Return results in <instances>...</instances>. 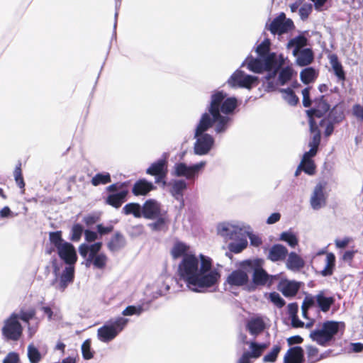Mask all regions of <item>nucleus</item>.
I'll use <instances>...</instances> for the list:
<instances>
[{
	"label": "nucleus",
	"mask_w": 363,
	"mask_h": 363,
	"mask_svg": "<svg viewBox=\"0 0 363 363\" xmlns=\"http://www.w3.org/2000/svg\"><path fill=\"white\" fill-rule=\"evenodd\" d=\"M143 217L146 219L154 220L163 213L160 203L154 199L147 200L142 206Z\"/></svg>",
	"instance_id": "obj_16"
},
{
	"label": "nucleus",
	"mask_w": 363,
	"mask_h": 363,
	"mask_svg": "<svg viewBox=\"0 0 363 363\" xmlns=\"http://www.w3.org/2000/svg\"><path fill=\"white\" fill-rule=\"evenodd\" d=\"M229 243L228 249L230 252L234 253H240L247 246V240L246 239V234L238 238L237 240Z\"/></svg>",
	"instance_id": "obj_34"
},
{
	"label": "nucleus",
	"mask_w": 363,
	"mask_h": 363,
	"mask_svg": "<svg viewBox=\"0 0 363 363\" xmlns=\"http://www.w3.org/2000/svg\"><path fill=\"white\" fill-rule=\"evenodd\" d=\"M164 172H167V162L165 159L158 160L146 169V174L152 176L164 174Z\"/></svg>",
	"instance_id": "obj_29"
},
{
	"label": "nucleus",
	"mask_w": 363,
	"mask_h": 363,
	"mask_svg": "<svg viewBox=\"0 0 363 363\" xmlns=\"http://www.w3.org/2000/svg\"><path fill=\"white\" fill-rule=\"evenodd\" d=\"M21 167V163H19L16 167L14 172H13V176H14L15 181H16L18 186L20 187L21 189H22L25 186V183H24L23 178L22 176Z\"/></svg>",
	"instance_id": "obj_53"
},
{
	"label": "nucleus",
	"mask_w": 363,
	"mask_h": 363,
	"mask_svg": "<svg viewBox=\"0 0 363 363\" xmlns=\"http://www.w3.org/2000/svg\"><path fill=\"white\" fill-rule=\"evenodd\" d=\"M344 118L343 112L336 106L330 113V118L335 123L340 122Z\"/></svg>",
	"instance_id": "obj_54"
},
{
	"label": "nucleus",
	"mask_w": 363,
	"mask_h": 363,
	"mask_svg": "<svg viewBox=\"0 0 363 363\" xmlns=\"http://www.w3.org/2000/svg\"><path fill=\"white\" fill-rule=\"evenodd\" d=\"M315 296H312L311 295L306 296L305 298L303 299V301L302 303L301 308H306L308 310L311 306H313L315 304Z\"/></svg>",
	"instance_id": "obj_60"
},
{
	"label": "nucleus",
	"mask_w": 363,
	"mask_h": 363,
	"mask_svg": "<svg viewBox=\"0 0 363 363\" xmlns=\"http://www.w3.org/2000/svg\"><path fill=\"white\" fill-rule=\"evenodd\" d=\"M278 77V84L279 85H284L289 81L291 79V77L294 73V71L291 66L287 65L285 67L278 69L279 70Z\"/></svg>",
	"instance_id": "obj_37"
},
{
	"label": "nucleus",
	"mask_w": 363,
	"mask_h": 363,
	"mask_svg": "<svg viewBox=\"0 0 363 363\" xmlns=\"http://www.w3.org/2000/svg\"><path fill=\"white\" fill-rule=\"evenodd\" d=\"M286 58L282 55H277L276 53H272L269 56L264 58L258 57L257 58L248 57L242 63V66L247 65V69L255 73H260L264 70L272 71L266 76L268 81L267 87L274 88L270 79L274 78L277 74L278 69L286 65Z\"/></svg>",
	"instance_id": "obj_3"
},
{
	"label": "nucleus",
	"mask_w": 363,
	"mask_h": 363,
	"mask_svg": "<svg viewBox=\"0 0 363 363\" xmlns=\"http://www.w3.org/2000/svg\"><path fill=\"white\" fill-rule=\"evenodd\" d=\"M345 325L343 322L327 320L310 333V337L321 346L328 345L339 333L342 335Z\"/></svg>",
	"instance_id": "obj_4"
},
{
	"label": "nucleus",
	"mask_w": 363,
	"mask_h": 363,
	"mask_svg": "<svg viewBox=\"0 0 363 363\" xmlns=\"http://www.w3.org/2000/svg\"><path fill=\"white\" fill-rule=\"evenodd\" d=\"M303 350L301 347L291 348L284 357V363H302Z\"/></svg>",
	"instance_id": "obj_26"
},
{
	"label": "nucleus",
	"mask_w": 363,
	"mask_h": 363,
	"mask_svg": "<svg viewBox=\"0 0 363 363\" xmlns=\"http://www.w3.org/2000/svg\"><path fill=\"white\" fill-rule=\"evenodd\" d=\"M142 206L138 203H129L125 204L122 213L126 216L133 215L135 218H139L143 216Z\"/></svg>",
	"instance_id": "obj_35"
},
{
	"label": "nucleus",
	"mask_w": 363,
	"mask_h": 363,
	"mask_svg": "<svg viewBox=\"0 0 363 363\" xmlns=\"http://www.w3.org/2000/svg\"><path fill=\"white\" fill-rule=\"evenodd\" d=\"M55 279L51 282V285L60 291H64L68 285L73 282L74 277V267L67 266L62 272L60 274L57 267L54 269Z\"/></svg>",
	"instance_id": "obj_10"
},
{
	"label": "nucleus",
	"mask_w": 363,
	"mask_h": 363,
	"mask_svg": "<svg viewBox=\"0 0 363 363\" xmlns=\"http://www.w3.org/2000/svg\"><path fill=\"white\" fill-rule=\"evenodd\" d=\"M312 10V6L311 4H304L299 9V15L301 18L304 20L306 19Z\"/></svg>",
	"instance_id": "obj_59"
},
{
	"label": "nucleus",
	"mask_w": 363,
	"mask_h": 363,
	"mask_svg": "<svg viewBox=\"0 0 363 363\" xmlns=\"http://www.w3.org/2000/svg\"><path fill=\"white\" fill-rule=\"evenodd\" d=\"M293 26V21L286 18L284 13H281L269 25H267V29L274 35L286 33L291 30Z\"/></svg>",
	"instance_id": "obj_12"
},
{
	"label": "nucleus",
	"mask_w": 363,
	"mask_h": 363,
	"mask_svg": "<svg viewBox=\"0 0 363 363\" xmlns=\"http://www.w3.org/2000/svg\"><path fill=\"white\" fill-rule=\"evenodd\" d=\"M317 108L306 111L307 115L309 117V125L311 131H314L317 129V124L313 118V116L320 118L325 114L329 109L330 105L328 104L326 100L324 99V96H322L317 102Z\"/></svg>",
	"instance_id": "obj_15"
},
{
	"label": "nucleus",
	"mask_w": 363,
	"mask_h": 363,
	"mask_svg": "<svg viewBox=\"0 0 363 363\" xmlns=\"http://www.w3.org/2000/svg\"><path fill=\"white\" fill-rule=\"evenodd\" d=\"M287 308H288V313H289L290 318L297 315L298 306L296 303H289L287 306Z\"/></svg>",
	"instance_id": "obj_62"
},
{
	"label": "nucleus",
	"mask_w": 363,
	"mask_h": 363,
	"mask_svg": "<svg viewBox=\"0 0 363 363\" xmlns=\"http://www.w3.org/2000/svg\"><path fill=\"white\" fill-rule=\"evenodd\" d=\"M306 350L308 359L310 363L316 362L324 357L322 354L319 356L318 350L315 347L308 346Z\"/></svg>",
	"instance_id": "obj_47"
},
{
	"label": "nucleus",
	"mask_w": 363,
	"mask_h": 363,
	"mask_svg": "<svg viewBox=\"0 0 363 363\" xmlns=\"http://www.w3.org/2000/svg\"><path fill=\"white\" fill-rule=\"evenodd\" d=\"M325 189V185L324 184L318 183L311 193L310 205L315 211L320 210L326 206L328 195Z\"/></svg>",
	"instance_id": "obj_13"
},
{
	"label": "nucleus",
	"mask_w": 363,
	"mask_h": 363,
	"mask_svg": "<svg viewBox=\"0 0 363 363\" xmlns=\"http://www.w3.org/2000/svg\"><path fill=\"white\" fill-rule=\"evenodd\" d=\"M247 230V233H246V238H249L250 240V243L252 246L254 247H258L261 244H262V240L261 238L256 235H254L250 230V227H247L246 228Z\"/></svg>",
	"instance_id": "obj_56"
},
{
	"label": "nucleus",
	"mask_w": 363,
	"mask_h": 363,
	"mask_svg": "<svg viewBox=\"0 0 363 363\" xmlns=\"http://www.w3.org/2000/svg\"><path fill=\"white\" fill-rule=\"evenodd\" d=\"M258 78L245 74L240 69L236 70L228 79V84L232 88H245L250 89L257 82Z\"/></svg>",
	"instance_id": "obj_11"
},
{
	"label": "nucleus",
	"mask_w": 363,
	"mask_h": 363,
	"mask_svg": "<svg viewBox=\"0 0 363 363\" xmlns=\"http://www.w3.org/2000/svg\"><path fill=\"white\" fill-rule=\"evenodd\" d=\"M101 242H96L91 245L83 243L79 247V252L84 259L90 257L94 255L100 254L99 251L101 248Z\"/></svg>",
	"instance_id": "obj_24"
},
{
	"label": "nucleus",
	"mask_w": 363,
	"mask_h": 363,
	"mask_svg": "<svg viewBox=\"0 0 363 363\" xmlns=\"http://www.w3.org/2000/svg\"><path fill=\"white\" fill-rule=\"evenodd\" d=\"M312 133H315L311 140L309 143L310 147H313L318 149L320 142V134L318 131V128L314 131H311Z\"/></svg>",
	"instance_id": "obj_58"
},
{
	"label": "nucleus",
	"mask_w": 363,
	"mask_h": 363,
	"mask_svg": "<svg viewBox=\"0 0 363 363\" xmlns=\"http://www.w3.org/2000/svg\"><path fill=\"white\" fill-rule=\"evenodd\" d=\"M283 99L291 106H295L298 102V98L296 96L294 91L290 89H281Z\"/></svg>",
	"instance_id": "obj_43"
},
{
	"label": "nucleus",
	"mask_w": 363,
	"mask_h": 363,
	"mask_svg": "<svg viewBox=\"0 0 363 363\" xmlns=\"http://www.w3.org/2000/svg\"><path fill=\"white\" fill-rule=\"evenodd\" d=\"M83 232L84 228L81 224H74L71 230L70 240L74 242L79 241L81 239Z\"/></svg>",
	"instance_id": "obj_49"
},
{
	"label": "nucleus",
	"mask_w": 363,
	"mask_h": 363,
	"mask_svg": "<svg viewBox=\"0 0 363 363\" xmlns=\"http://www.w3.org/2000/svg\"><path fill=\"white\" fill-rule=\"evenodd\" d=\"M125 245L124 238L120 233H116L108 244L111 251H117Z\"/></svg>",
	"instance_id": "obj_41"
},
{
	"label": "nucleus",
	"mask_w": 363,
	"mask_h": 363,
	"mask_svg": "<svg viewBox=\"0 0 363 363\" xmlns=\"http://www.w3.org/2000/svg\"><path fill=\"white\" fill-rule=\"evenodd\" d=\"M288 255L287 248L281 244L273 245L269 250L267 259L273 262L284 261Z\"/></svg>",
	"instance_id": "obj_18"
},
{
	"label": "nucleus",
	"mask_w": 363,
	"mask_h": 363,
	"mask_svg": "<svg viewBox=\"0 0 363 363\" xmlns=\"http://www.w3.org/2000/svg\"><path fill=\"white\" fill-rule=\"evenodd\" d=\"M307 38L303 35H298L292 38L288 43V48H293L292 53L294 55L298 54V51L303 49V48L307 45Z\"/></svg>",
	"instance_id": "obj_33"
},
{
	"label": "nucleus",
	"mask_w": 363,
	"mask_h": 363,
	"mask_svg": "<svg viewBox=\"0 0 363 363\" xmlns=\"http://www.w3.org/2000/svg\"><path fill=\"white\" fill-rule=\"evenodd\" d=\"M299 167H302V170L309 175H313L315 173V165L313 160H301Z\"/></svg>",
	"instance_id": "obj_48"
},
{
	"label": "nucleus",
	"mask_w": 363,
	"mask_h": 363,
	"mask_svg": "<svg viewBox=\"0 0 363 363\" xmlns=\"http://www.w3.org/2000/svg\"><path fill=\"white\" fill-rule=\"evenodd\" d=\"M84 259L85 264L87 267L92 264L95 268L100 269L106 267L108 260L107 256L104 253H100Z\"/></svg>",
	"instance_id": "obj_28"
},
{
	"label": "nucleus",
	"mask_w": 363,
	"mask_h": 363,
	"mask_svg": "<svg viewBox=\"0 0 363 363\" xmlns=\"http://www.w3.org/2000/svg\"><path fill=\"white\" fill-rule=\"evenodd\" d=\"M18 320H21L26 324L30 323V320L33 319L35 316V311L33 308L28 310H21L19 313H16Z\"/></svg>",
	"instance_id": "obj_46"
},
{
	"label": "nucleus",
	"mask_w": 363,
	"mask_h": 363,
	"mask_svg": "<svg viewBox=\"0 0 363 363\" xmlns=\"http://www.w3.org/2000/svg\"><path fill=\"white\" fill-rule=\"evenodd\" d=\"M270 301L279 308L284 306L285 301L281 296L277 292H272L269 294Z\"/></svg>",
	"instance_id": "obj_55"
},
{
	"label": "nucleus",
	"mask_w": 363,
	"mask_h": 363,
	"mask_svg": "<svg viewBox=\"0 0 363 363\" xmlns=\"http://www.w3.org/2000/svg\"><path fill=\"white\" fill-rule=\"evenodd\" d=\"M111 175L109 173H98L91 179L92 185L96 186L100 184H106L111 182Z\"/></svg>",
	"instance_id": "obj_45"
},
{
	"label": "nucleus",
	"mask_w": 363,
	"mask_h": 363,
	"mask_svg": "<svg viewBox=\"0 0 363 363\" xmlns=\"http://www.w3.org/2000/svg\"><path fill=\"white\" fill-rule=\"evenodd\" d=\"M238 106V100L235 97H227V94L223 91H215L211 96L208 106V113L201 115L196 128L194 145V153L197 155H207L214 145V138L212 135L205 133L215 124V132L218 134L227 130L233 113Z\"/></svg>",
	"instance_id": "obj_2"
},
{
	"label": "nucleus",
	"mask_w": 363,
	"mask_h": 363,
	"mask_svg": "<svg viewBox=\"0 0 363 363\" xmlns=\"http://www.w3.org/2000/svg\"><path fill=\"white\" fill-rule=\"evenodd\" d=\"M127 194L128 191L126 190H123L118 193L110 194L106 198V203L116 208H118L125 201Z\"/></svg>",
	"instance_id": "obj_31"
},
{
	"label": "nucleus",
	"mask_w": 363,
	"mask_h": 363,
	"mask_svg": "<svg viewBox=\"0 0 363 363\" xmlns=\"http://www.w3.org/2000/svg\"><path fill=\"white\" fill-rule=\"evenodd\" d=\"M155 189L156 187L153 183L145 179H141L133 184L132 192L135 196H145Z\"/></svg>",
	"instance_id": "obj_20"
},
{
	"label": "nucleus",
	"mask_w": 363,
	"mask_h": 363,
	"mask_svg": "<svg viewBox=\"0 0 363 363\" xmlns=\"http://www.w3.org/2000/svg\"><path fill=\"white\" fill-rule=\"evenodd\" d=\"M51 243L55 246L60 258L67 266H74L77 260V255L72 244L62 238V232H51L49 235Z\"/></svg>",
	"instance_id": "obj_5"
},
{
	"label": "nucleus",
	"mask_w": 363,
	"mask_h": 363,
	"mask_svg": "<svg viewBox=\"0 0 363 363\" xmlns=\"http://www.w3.org/2000/svg\"><path fill=\"white\" fill-rule=\"evenodd\" d=\"M329 60L335 75L338 77L339 79L344 81L345 79V72L337 55L335 54L330 55L329 56Z\"/></svg>",
	"instance_id": "obj_36"
},
{
	"label": "nucleus",
	"mask_w": 363,
	"mask_h": 363,
	"mask_svg": "<svg viewBox=\"0 0 363 363\" xmlns=\"http://www.w3.org/2000/svg\"><path fill=\"white\" fill-rule=\"evenodd\" d=\"M318 74L313 67H307L300 73V78L303 83L308 84L313 82L317 77Z\"/></svg>",
	"instance_id": "obj_39"
},
{
	"label": "nucleus",
	"mask_w": 363,
	"mask_h": 363,
	"mask_svg": "<svg viewBox=\"0 0 363 363\" xmlns=\"http://www.w3.org/2000/svg\"><path fill=\"white\" fill-rule=\"evenodd\" d=\"M218 235L225 240H237L247 233L246 227L235 222H224L217 227Z\"/></svg>",
	"instance_id": "obj_9"
},
{
	"label": "nucleus",
	"mask_w": 363,
	"mask_h": 363,
	"mask_svg": "<svg viewBox=\"0 0 363 363\" xmlns=\"http://www.w3.org/2000/svg\"><path fill=\"white\" fill-rule=\"evenodd\" d=\"M129 320L121 316L111 318L97 330V337L102 342H109L126 327Z\"/></svg>",
	"instance_id": "obj_6"
},
{
	"label": "nucleus",
	"mask_w": 363,
	"mask_h": 363,
	"mask_svg": "<svg viewBox=\"0 0 363 363\" xmlns=\"http://www.w3.org/2000/svg\"><path fill=\"white\" fill-rule=\"evenodd\" d=\"M99 218L96 215H89L83 218V221L86 225L89 226L96 223L99 220Z\"/></svg>",
	"instance_id": "obj_63"
},
{
	"label": "nucleus",
	"mask_w": 363,
	"mask_h": 363,
	"mask_svg": "<svg viewBox=\"0 0 363 363\" xmlns=\"http://www.w3.org/2000/svg\"><path fill=\"white\" fill-rule=\"evenodd\" d=\"M270 44V40L269 39H265L257 47L256 52L257 53L258 57L264 58L272 53L269 52Z\"/></svg>",
	"instance_id": "obj_44"
},
{
	"label": "nucleus",
	"mask_w": 363,
	"mask_h": 363,
	"mask_svg": "<svg viewBox=\"0 0 363 363\" xmlns=\"http://www.w3.org/2000/svg\"><path fill=\"white\" fill-rule=\"evenodd\" d=\"M155 222L150 223L147 226L153 231H164L167 229V223L168 221L167 213L163 211L158 217L155 218Z\"/></svg>",
	"instance_id": "obj_32"
},
{
	"label": "nucleus",
	"mask_w": 363,
	"mask_h": 363,
	"mask_svg": "<svg viewBox=\"0 0 363 363\" xmlns=\"http://www.w3.org/2000/svg\"><path fill=\"white\" fill-rule=\"evenodd\" d=\"M23 327L18 320L16 313H12L4 320L1 328L3 338L6 341H18L23 335Z\"/></svg>",
	"instance_id": "obj_7"
},
{
	"label": "nucleus",
	"mask_w": 363,
	"mask_h": 363,
	"mask_svg": "<svg viewBox=\"0 0 363 363\" xmlns=\"http://www.w3.org/2000/svg\"><path fill=\"white\" fill-rule=\"evenodd\" d=\"M280 350H281L280 346L274 345L273 347L272 351L263 357V362H275Z\"/></svg>",
	"instance_id": "obj_52"
},
{
	"label": "nucleus",
	"mask_w": 363,
	"mask_h": 363,
	"mask_svg": "<svg viewBox=\"0 0 363 363\" xmlns=\"http://www.w3.org/2000/svg\"><path fill=\"white\" fill-rule=\"evenodd\" d=\"M206 162L188 165L185 162H176L172 170V175L177 177H184L187 180L194 181L206 167Z\"/></svg>",
	"instance_id": "obj_8"
},
{
	"label": "nucleus",
	"mask_w": 363,
	"mask_h": 363,
	"mask_svg": "<svg viewBox=\"0 0 363 363\" xmlns=\"http://www.w3.org/2000/svg\"><path fill=\"white\" fill-rule=\"evenodd\" d=\"M300 282L290 280H281L279 285L278 289L286 297L294 296L300 289Z\"/></svg>",
	"instance_id": "obj_19"
},
{
	"label": "nucleus",
	"mask_w": 363,
	"mask_h": 363,
	"mask_svg": "<svg viewBox=\"0 0 363 363\" xmlns=\"http://www.w3.org/2000/svg\"><path fill=\"white\" fill-rule=\"evenodd\" d=\"M247 328L252 335L256 337L264 330L265 323L262 318H252L247 322Z\"/></svg>",
	"instance_id": "obj_23"
},
{
	"label": "nucleus",
	"mask_w": 363,
	"mask_h": 363,
	"mask_svg": "<svg viewBox=\"0 0 363 363\" xmlns=\"http://www.w3.org/2000/svg\"><path fill=\"white\" fill-rule=\"evenodd\" d=\"M252 279L255 284L264 286L271 284L273 277L269 276L262 268H256L253 272Z\"/></svg>",
	"instance_id": "obj_25"
},
{
	"label": "nucleus",
	"mask_w": 363,
	"mask_h": 363,
	"mask_svg": "<svg viewBox=\"0 0 363 363\" xmlns=\"http://www.w3.org/2000/svg\"><path fill=\"white\" fill-rule=\"evenodd\" d=\"M186 243L177 241L172 250L174 259L182 257L178 266V274L186 287L196 293H205L216 287L220 279L218 269L213 267L211 257L200 254L197 257Z\"/></svg>",
	"instance_id": "obj_1"
},
{
	"label": "nucleus",
	"mask_w": 363,
	"mask_h": 363,
	"mask_svg": "<svg viewBox=\"0 0 363 363\" xmlns=\"http://www.w3.org/2000/svg\"><path fill=\"white\" fill-rule=\"evenodd\" d=\"M335 264V257L333 253L330 252L326 255L325 267L321 271V274L324 277L330 276L333 272V269Z\"/></svg>",
	"instance_id": "obj_40"
},
{
	"label": "nucleus",
	"mask_w": 363,
	"mask_h": 363,
	"mask_svg": "<svg viewBox=\"0 0 363 363\" xmlns=\"http://www.w3.org/2000/svg\"><path fill=\"white\" fill-rule=\"evenodd\" d=\"M143 311V308L141 306H128L122 311V315L123 316L140 315Z\"/></svg>",
	"instance_id": "obj_50"
},
{
	"label": "nucleus",
	"mask_w": 363,
	"mask_h": 363,
	"mask_svg": "<svg viewBox=\"0 0 363 363\" xmlns=\"http://www.w3.org/2000/svg\"><path fill=\"white\" fill-rule=\"evenodd\" d=\"M168 185L170 186V194L177 200H179L182 198L183 192L187 188V184L183 179H173Z\"/></svg>",
	"instance_id": "obj_22"
},
{
	"label": "nucleus",
	"mask_w": 363,
	"mask_h": 363,
	"mask_svg": "<svg viewBox=\"0 0 363 363\" xmlns=\"http://www.w3.org/2000/svg\"><path fill=\"white\" fill-rule=\"evenodd\" d=\"M27 357L30 363H39L43 358L39 350L33 343L28 345Z\"/></svg>",
	"instance_id": "obj_38"
},
{
	"label": "nucleus",
	"mask_w": 363,
	"mask_h": 363,
	"mask_svg": "<svg viewBox=\"0 0 363 363\" xmlns=\"http://www.w3.org/2000/svg\"><path fill=\"white\" fill-rule=\"evenodd\" d=\"M315 301L318 306L323 312H328L334 303L335 298L333 296H325L324 291H321L315 296Z\"/></svg>",
	"instance_id": "obj_30"
},
{
	"label": "nucleus",
	"mask_w": 363,
	"mask_h": 363,
	"mask_svg": "<svg viewBox=\"0 0 363 363\" xmlns=\"http://www.w3.org/2000/svg\"><path fill=\"white\" fill-rule=\"evenodd\" d=\"M82 353L84 359H91L93 358V352L91 350V341L86 340L82 345Z\"/></svg>",
	"instance_id": "obj_51"
},
{
	"label": "nucleus",
	"mask_w": 363,
	"mask_h": 363,
	"mask_svg": "<svg viewBox=\"0 0 363 363\" xmlns=\"http://www.w3.org/2000/svg\"><path fill=\"white\" fill-rule=\"evenodd\" d=\"M294 56L296 57V64L301 67L310 65L314 59L313 52L310 48H303Z\"/></svg>",
	"instance_id": "obj_27"
},
{
	"label": "nucleus",
	"mask_w": 363,
	"mask_h": 363,
	"mask_svg": "<svg viewBox=\"0 0 363 363\" xmlns=\"http://www.w3.org/2000/svg\"><path fill=\"white\" fill-rule=\"evenodd\" d=\"M354 115L363 121V107L360 105H355L353 107Z\"/></svg>",
	"instance_id": "obj_64"
},
{
	"label": "nucleus",
	"mask_w": 363,
	"mask_h": 363,
	"mask_svg": "<svg viewBox=\"0 0 363 363\" xmlns=\"http://www.w3.org/2000/svg\"><path fill=\"white\" fill-rule=\"evenodd\" d=\"M249 345L250 351L244 352L237 363H252L251 359L259 358L268 347L267 343L259 344L254 341L249 342Z\"/></svg>",
	"instance_id": "obj_14"
},
{
	"label": "nucleus",
	"mask_w": 363,
	"mask_h": 363,
	"mask_svg": "<svg viewBox=\"0 0 363 363\" xmlns=\"http://www.w3.org/2000/svg\"><path fill=\"white\" fill-rule=\"evenodd\" d=\"M2 363H21L19 354L17 352H11L4 357Z\"/></svg>",
	"instance_id": "obj_57"
},
{
	"label": "nucleus",
	"mask_w": 363,
	"mask_h": 363,
	"mask_svg": "<svg viewBox=\"0 0 363 363\" xmlns=\"http://www.w3.org/2000/svg\"><path fill=\"white\" fill-rule=\"evenodd\" d=\"M288 257L286 260V267L288 269L296 272L299 271L304 266V260L297 253L288 252Z\"/></svg>",
	"instance_id": "obj_21"
},
{
	"label": "nucleus",
	"mask_w": 363,
	"mask_h": 363,
	"mask_svg": "<svg viewBox=\"0 0 363 363\" xmlns=\"http://www.w3.org/2000/svg\"><path fill=\"white\" fill-rule=\"evenodd\" d=\"M303 105L305 107H309L311 104L310 99V88L306 87L302 90Z\"/></svg>",
	"instance_id": "obj_61"
},
{
	"label": "nucleus",
	"mask_w": 363,
	"mask_h": 363,
	"mask_svg": "<svg viewBox=\"0 0 363 363\" xmlns=\"http://www.w3.org/2000/svg\"><path fill=\"white\" fill-rule=\"evenodd\" d=\"M249 277L247 273L242 269L233 271L227 277L226 283L231 286H242L248 283Z\"/></svg>",
	"instance_id": "obj_17"
},
{
	"label": "nucleus",
	"mask_w": 363,
	"mask_h": 363,
	"mask_svg": "<svg viewBox=\"0 0 363 363\" xmlns=\"http://www.w3.org/2000/svg\"><path fill=\"white\" fill-rule=\"evenodd\" d=\"M279 240L286 242L291 247H295L298 240L296 235L291 231H284L280 234Z\"/></svg>",
	"instance_id": "obj_42"
}]
</instances>
